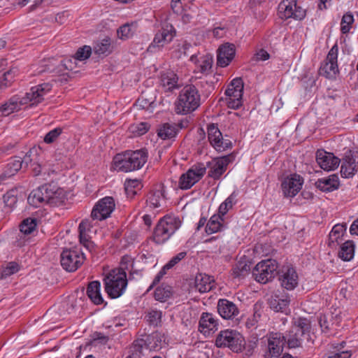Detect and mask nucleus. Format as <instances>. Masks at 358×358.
<instances>
[{"instance_id": "nucleus-44", "label": "nucleus", "mask_w": 358, "mask_h": 358, "mask_svg": "<svg viewBox=\"0 0 358 358\" xmlns=\"http://www.w3.org/2000/svg\"><path fill=\"white\" fill-rule=\"evenodd\" d=\"M17 189H11L3 194V199L5 206L10 208H13L17 202Z\"/></svg>"}, {"instance_id": "nucleus-20", "label": "nucleus", "mask_w": 358, "mask_h": 358, "mask_svg": "<svg viewBox=\"0 0 358 358\" xmlns=\"http://www.w3.org/2000/svg\"><path fill=\"white\" fill-rule=\"evenodd\" d=\"M316 161L321 169L328 171L336 169L341 162V159L335 157L333 153L327 152L324 150L317 151Z\"/></svg>"}, {"instance_id": "nucleus-2", "label": "nucleus", "mask_w": 358, "mask_h": 358, "mask_svg": "<svg viewBox=\"0 0 358 358\" xmlns=\"http://www.w3.org/2000/svg\"><path fill=\"white\" fill-rule=\"evenodd\" d=\"M28 203L34 207H39L44 203L50 206H59L64 201L63 189L55 183H47L34 189L27 198Z\"/></svg>"}, {"instance_id": "nucleus-7", "label": "nucleus", "mask_w": 358, "mask_h": 358, "mask_svg": "<svg viewBox=\"0 0 358 358\" xmlns=\"http://www.w3.org/2000/svg\"><path fill=\"white\" fill-rule=\"evenodd\" d=\"M311 325L310 322L306 317H299L294 320L289 331L285 336L289 348L301 347L303 337L306 334L309 336Z\"/></svg>"}, {"instance_id": "nucleus-45", "label": "nucleus", "mask_w": 358, "mask_h": 358, "mask_svg": "<svg viewBox=\"0 0 358 358\" xmlns=\"http://www.w3.org/2000/svg\"><path fill=\"white\" fill-rule=\"evenodd\" d=\"M38 148H36L35 147L31 148L24 156L22 159L23 160V165L24 167L26 168L29 165L32 166L33 163L36 162L38 161Z\"/></svg>"}, {"instance_id": "nucleus-9", "label": "nucleus", "mask_w": 358, "mask_h": 358, "mask_svg": "<svg viewBox=\"0 0 358 358\" xmlns=\"http://www.w3.org/2000/svg\"><path fill=\"white\" fill-rule=\"evenodd\" d=\"M278 274V264L273 259L261 261L252 270V275L255 280L262 284L271 281Z\"/></svg>"}, {"instance_id": "nucleus-56", "label": "nucleus", "mask_w": 358, "mask_h": 358, "mask_svg": "<svg viewBox=\"0 0 358 358\" xmlns=\"http://www.w3.org/2000/svg\"><path fill=\"white\" fill-rule=\"evenodd\" d=\"M56 59L52 58L49 59L47 61H44V64H43V66L44 69L41 70L40 72H49V73H53L56 71Z\"/></svg>"}, {"instance_id": "nucleus-58", "label": "nucleus", "mask_w": 358, "mask_h": 358, "mask_svg": "<svg viewBox=\"0 0 358 358\" xmlns=\"http://www.w3.org/2000/svg\"><path fill=\"white\" fill-rule=\"evenodd\" d=\"M187 255L186 252H180L178 254H177L176 256L172 257L171 260L168 262V266H172L173 267L175 265H176L179 262H180L182 259H183Z\"/></svg>"}, {"instance_id": "nucleus-6", "label": "nucleus", "mask_w": 358, "mask_h": 358, "mask_svg": "<svg viewBox=\"0 0 358 358\" xmlns=\"http://www.w3.org/2000/svg\"><path fill=\"white\" fill-rule=\"evenodd\" d=\"M181 221L178 217L165 215L158 222L153 232V241L157 244L165 243L180 228Z\"/></svg>"}, {"instance_id": "nucleus-43", "label": "nucleus", "mask_w": 358, "mask_h": 358, "mask_svg": "<svg viewBox=\"0 0 358 358\" xmlns=\"http://www.w3.org/2000/svg\"><path fill=\"white\" fill-rule=\"evenodd\" d=\"M17 69H11L4 73L0 75V89H5L9 87L13 82L17 73Z\"/></svg>"}, {"instance_id": "nucleus-8", "label": "nucleus", "mask_w": 358, "mask_h": 358, "mask_svg": "<svg viewBox=\"0 0 358 358\" xmlns=\"http://www.w3.org/2000/svg\"><path fill=\"white\" fill-rule=\"evenodd\" d=\"M215 344L217 348H228L232 352L239 353L243 351L245 338L236 330L225 329L217 335Z\"/></svg>"}, {"instance_id": "nucleus-22", "label": "nucleus", "mask_w": 358, "mask_h": 358, "mask_svg": "<svg viewBox=\"0 0 358 358\" xmlns=\"http://www.w3.org/2000/svg\"><path fill=\"white\" fill-rule=\"evenodd\" d=\"M235 45L231 43H224L217 50V65L220 67L227 66L235 57Z\"/></svg>"}, {"instance_id": "nucleus-33", "label": "nucleus", "mask_w": 358, "mask_h": 358, "mask_svg": "<svg viewBox=\"0 0 358 358\" xmlns=\"http://www.w3.org/2000/svg\"><path fill=\"white\" fill-rule=\"evenodd\" d=\"M355 245L352 241H346L341 244L338 257L343 261H350L355 255Z\"/></svg>"}, {"instance_id": "nucleus-25", "label": "nucleus", "mask_w": 358, "mask_h": 358, "mask_svg": "<svg viewBox=\"0 0 358 358\" xmlns=\"http://www.w3.org/2000/svg\"><path fill=\"white\" fill-rule=\"evenodd\" d=\"M303 178L294 174L285 178L282 182V188L285 196L294 197L301 189Z\"/></svg>"}, {"instance_id": "nucleus-50", "label": "nucleus", "mask_w": 358, "mask_h": 358, "mask_svg": "<svg viewBox=\"0 0 358 358\" xmlns=\"http://www.w3.org/2000/svg\"><path fill=\"white\" fill-rule=\"evenodd\" d=\"M19 271V265L15 262H9L1 272V278L10 276Z\"/></svg>"}, {"instance_id": "nucleus-34", "label": "nucleus", "mask_w": 358, "mask_h": 358, "mask_svg": "<svg viewBox=\"0 0 358 358\" xmlns=\"http://www.w3.org/2000/svg\"><path fill=\"white\" fill-rule=\"evenodd\" d=\"M190 60L192 62H199V64L198 65V69L201 73L203 74H208L210 72L213 64V57L211 56H203L201 58V60L199 61L196 59V55H192L190 57Z\"/></svg>"}, {"instance_id": "nucleus-47", "label": "nucleus", "mask_w": 358, "mask_h": 358, "mask_svg": "<svg viewBox=\"0 0 358 358\" xmlns=\"http://www.w3.org/2000/svg\"><path fill=\"white\" fill-rule=\"evenodd\" d=\"M354 22V17L352 13H347L343 15L341 23V31L342 34H348Z\"/></svg>"}, {"instance_id": "nucleus-54", "label": "nucleus", "mask_w": 358, "mask_h": 358, "mask_svg": "<svg viewBox=\"0 0 358 358\" xmlns=\"http://www.w3.org/2000/svg\"><path fill=\"white\" fill-rule=\"evenodd\" d=\"M79 238L80 243L86 248L89 251L94 249V244L90 240V237L87 233H79Z\"/></svg>"}, {"instance_id": "nucleus-3", "label": "nucleus", "mask_w": 358, "mask_h": 358, "mask_svg": "<svg viewBox=\"0 0 358 358\" xmlns=\"http://www.w3.org/2000/svg\"><path fill=\"white\" fill-rule=\"evenodd\" d=\"M148 152L146 148L127 150L117 154L113 159L114 169L118 171L130 172L141 169L148 161Z\"/></svg>"}, {"instance_id": "nucleus-40", "label": "nucleus", "mask_w": 358, "mask_h": 358, "mask_svg": "<svg viewBox=\"0 0 358 358\" xmlns=\"http://www.w3.org/2000/svg\"><path fill=\"white\" fill-rule=\"evenodd\" d=\"M347 224H337L334 226L331 232L329 233V244L331 243L337 242L338 243V239L343 237L344 234L346 232Z\"/></svg>"}, {"instance_id": "nucleus-28", "label": "nucleus", "mask_w": 358, "mask_h": 358, "mask_svg": "<svg viewBox=\"0 0 358 358\" xmlns=\"http://www.w3.org/2000/svg\"><path fill=\"white\" fill-rule=\"evenodd\" d=\"M315 187L322 192H330L339 187L340 183L336 175H331L327 178H320L315 182Z\"/></svg>"}, {"instance_id": "nucleus-60", "label": "nucleus", "mask_w": 358, "mask_h": 358, "mask_svg": "<svg viewBox=\"0 0 358 358\" xmlns=\"http://www.w3.org/2000/svg\"><path fill=\"white\" fill-rule=\"evenodd\" d=\"M225 94L228 96L227 99H233L234 97L242 98L243 92L239 90V93H238V90H236V89L234 90V89L230 88V87H228V88L225 91Z\"/></svg>"}, {"instance_id": "nucleus-38", "label": "nucleus", "mask_w": 358, "mask_h": 358, "mask_svg": "<svg viewBox=\"0 0 358 358\" xmlns=\"http://www.w3.org/2000/svg\"><path fill=\"white\" fill-rule=\"evenodd\" d=\"M173 290L171 286L162 285L155 289L154 297L157 301L165 302L171 298Z\"/></svg>"}, {"instance_id": "nucleus-21", "label": "nucleus", "mask_w": 358, "mask_h": 358, "mask_svg": "<svg viewBox=\"0 0 358 358\" xmlns=\"http://www.w3.org/2000/svg\"><path fill=\"white\" fill-rule=\"evenodd\" d=\"M217 308L220 315L225 320L237 319L240 313L237 306L227 299H219Z\"/></svg>"}, {"instance_id": "nucleus-27", "label": "nucleus", "mask_w": 358, "mask_h": 358, "mask_svg": "<svg viewBox=\"0 0 358 358\" xmlns=\"http://www.w3.org/2000/svg\"><path fill=\"white\" fill-rule=\"evenodd\" d=\"M24 167L23 160L20 157H14L7 164L3 173L0 175V184L6 178L14 176L18 171Z\"/></svg>"}, {"instance_id": "nucleus-59", "label": "nucleus", "mask_w": 358, "mask_h": 358, "mask_svg": "<svg viewBox=\"0 0 358 358\" xmlns=\"http://www.w3.org/2000/svg\"><path fill=\"white\" fill-rule=\"evenodd\" d=\"M227 106L230 108L238 109L242 105V98L227 99Z\"/></svg>"}, {"instance_id": "nucleus-16", "label": "nucleus", "mask_w": 358, "mask_h": 358, "mask_svg": "<svg viewBox=\"0 0 358 358\" xmlns=\"http://www.w3.org/2000/svg\"><path fill=\"white\" fill-rule=\"evenodd\" d=\"M286 337L280 332H271L268 336V351L266 358L278 357L283 351Z\"/></svg>"}, {"instance_id": "nucleus-4", "label": "nucleus", "mask_w": 358, "mask_h": 358, "mask_svg": "<svg viewBox=\"0 0 358 358\" xmlns=\"http://www.w3.org/2000/svg\"><path fill=\"white\" fill-rule=\"evenodd\" d=\"M200 100L197 88L194 85H187L179 92L175 110L178 114H188L200 106Z\"/></svg>"}, {"instance_id": "nucleus-61", "label": "nucleus", "mask_w": 358, "mask_h": 358, "mask_svg": "<svg viewBox=\"0 0 358 358\" xmlns=\"http://www.w3.org/2000/svg\"><path fill=\"white\" fill-rule=\"evenodd\" d=\"M229 87H230V88H232V89H236L238 90V91H242L243 90V80L242 78H234L232 80V81L231 82L230 85H229Z\"/></svg>"}, {"instance_id": "nucleus-51", "label": "nucleus", "mask_w": 358, "mask_h": 358, "mask_svg": "<svg viewBox=\"0 0 358 358\" xmlns=\"http://www.w3.org/2000/svg\"><path fill=\"white\" fill-rule=\"evenodd\" d=\"M62 133V129L60 127L55 128L50 131L44 137V142L46 143H52L56 141V139Z\"/></svg>"}, {"instance_id": "nucleus-19", "label": "nucleus", "mask_w": 358, "mask_h": 358, "mask_svg": "<svg viewBox=\"0 0 358 358\" xmlns=\"http://www.w3.org/2000/svg\"><path fill=\"white\" fill-rule=\"evenodd\" d=\"M356 155L351 150H348L342 159L341 174L343 178H352L358 171V162Z\"/></svg>"}, {"instance_id": "nucleus-64", "label": "nucleus", "mask_w": 358, "mask_h": 358, "mask_svg": "<svg viewBox=\"0 0 358 358\" xmlns=\"http://www.w3.org/2000/svg\"><path fill=\"white\" fill-rule=\"evenodd\" d=\"M188 9H185L182 13L180 14L179 15L181 16V20L185 24L189 23L191 20L193 18V16L192 14H190L188 10Z\"/></svg>"}, {"instance_id": "nucleus-55", "label": "nucleus", "mask_w": 358, "mask_h": 358, "mask_svg": "<svg viewBox=\"0 0 358 358\" xmlns=\"http://www.w3.org/2000/svg\"><path fill=\"white\" fill-rule=\"evenodd\" d=\"M117 34L121 38H128L132 36L131 28L129 24L121 26L117 30Z\"/></svg>"}, {"instance_id": "nucleus-37", "label": "nucleus", "mask_w": 358, "mask_h": 358, "mask_svg": "<svg viewBox=\"0 0 358 358\" xmlns=\"http://www.w3.org/2000/svg\"><path fill=\"white\" fill-rule=\"evenodd\" d=\"M178 78L173 72L170 71L162 75L161 83L167 90L178 87Z\"/></svg>"}, {"instance_id": "nucleus-49", "label": "nucleus", "mask_w": 358, "mask_h": 358, "mask_svg": "<svg viewBox=\"0 0 358 358\" xmlns=\"http://www.w3.org/2000/svg\"><path fill=\"white\" fill-rule=\"evenodd\" d=\"M92 54V48L90 46L84 45L79 48L76 51L75 56L73 57L74 60L83 61L88 59Z\"/></svg>"}, {"instance_id": "nucleus-23", "label": "nucleus", "mask_w": 358, "mask_h": 358, "mask_svg": "<svg viewBox=\"0 0 358 358\" xmlns=\"http://www.w3.org/2000/svg\"><path fill=\"white\" fill-rule=\"evenodd\" d=\"M289 297L287 294H273L268 299V304L275 312L283 313L286 315L289 312Z\"/></svg>"}, {"instance_id": "nucleus-11", "label": "nucleus", "mask_w": 358, "mask_h": 358, "mask_svg": "<svg viewBox=\"0 0 358 358\" xmlns=\"http://www.w3.org/2000/svg\"><path fill=\"white\" fill-rule=\"evenodd\" d=\"M206 172V167L203 163H196L187 171L182 173L179 179L178 186L181 189H189L199 182Z\"/></svg>"}, {"instance_id": "nucleus-1", "label": "nucleus", "mask_w": 358, "mask_h": 358, "mask_svg": "<svg viewBox=\"0 0 358 358\" xmlns=\"http://www.w3.org/2000/svg\"><path fill=\"white\" fill-rule=\"evenodd\" d=\"M52 90V85L44 83L41 85L32 87L29 92L23 97L13 96L8 102L3 104L1 108L3 115L7 116L14 111L21 109L24 105L31 107L38 105L44 100V96Z\"/></svg>"}, {"instance_id": "nucleus-32", "label": "nucleus", "mask_w": 358, "mask_h": 358, "mask_svg": "<svg viewBox=\"0 0 358 358\" xmlns=\"http://www.w3.org/2000/svg\"><path fill=\"white\" fill-rule=\"evenodd\" d=\"M178 129L176 124L164 123L157 129V135L163 140L174 138Z\"/></svg>"}, {"instance_id": "nucleus-46", "label": "nucleus", "mask_w": 358, "mask_h": 358, "mask_svg": "<svg viewBox=\"0 0 358 358\" xmlns=\"http://www.w3.org/2000/svg\"><path fill=\"white\" fill-rule=\"evenodd\" d=\"M20 231L24 234H31L36 227V219L35 218H27L20 226Z\"/></svg>"}, {"instance_id": "nucleus-12", "label": "nucleus", "mask_w": 358, "mask_h": 358, "mask_svg": "<svg viewBox=\"0 0 358 358\" xmlns=\"http://www.w3.org/2000/svg\"><path fill=\"white\" fill-rule=\"evenodd\" d=\"M85 257L80 249H66L61 254V265L69 272L76 271L84 263Z\"/></svg>"}, {"instance_id": "nucleus-57", "label": "nucleus", "mask_w": 358, "mask_h": 358, "mask_svg": "<svg viewBox=\"0 0 358 358\" xmlns=\"http://www.w3.org/2000/svg\"><path fill=\"white\" fill-rule=\"evenodd\" d=\"M318 322L322 332L327 333L331 329V327L330 322L327 320L326 315H320L318 318Z\"/></svg>"}, {"instance_id": "nucleus-18", "label": "nucleus", "mask_w": 358, "mask_h": 358, "mask_svg": "<svg viewBox=\"0 0 358 358\" xmlns=\"http://www.w3.org/2000/svg\"><path fill=\"white\" fill-rule=\"evenodd\" d=\"M234 159L232 155H225L221 157H217L212 162H208L205 166L209 168L208 176L218 180L226 171L228 165Z\"/></svg>"}, {"instance_id": "nucleus-14", "label": "nucleus", "mask_w": 358, "mask_h": 358, "mask_svg": "<svg viewBox=\"0 0 358 358\" xmlns=\"http://www.w3.org/2000/svg\"><path fill=\"white\" fill-rule=\"evenodd\" d=\"M338 48L337 44H335L329 51L324 63L320 68L319 73L321 76L330 78L338 72Z\"/></svg>"}, {"instance_id": "nucleus-13", "label": "nucleus", "mask_w": 358, "mask_h": 358, "mask_svg": "<svg viewBox=\"0 0 358 358\" xmlns=\"http://www.w3.org/2000/svg\"><path fill=\"white\" fill-rule=\"evenodd\" d=\"M176 36V29L169 23H165L156 33L152 43L148 48V51L155 52V48L159 49L165 44L170 43Z\"/></svg>"}, {"instance_id": "nucleus-42", "label": "nucleus", "mask_w": 358, "mask_h": 358, "mask_svg": "<svg viewBox=\"0 0 358 358\" xmlns=\"http://www.w3.org/2000/svg\"><path fill=\"white\" fill-rule=\"evenodd\" d=\"M112 51L111 45H110V39L109 38H106L103 39L101 41L97 43L94 46V52L95 54L101 55H108Z\"/></svg>"}, {"instance_id": "nucleus-26", "label": "nucleus", "mask_w": 358, "mask_h": 358, "mask_svg": "<svg viewBox=\"0 0 358 358\" xmlns=\"http://www.w3.org/2000/svg\"><path fill=\"white\" fill-rule=\"evenodd\" d=\"M217 320L215 319L213 314L209 313H203L199 320V329L206 334L210 331H215L217 329Z\"/></svg>"}, {"instance_id": "nucleus-39", "label": "nucleus", "mask_w": 358, "mask_h": 358, "mask_svg": "<svg viewBox=\"0 0 358 358\" xmlns=\"http://www.w3.org/2000/svg\"><path fill=\"white\" fill-rule=\"evenodd\" d=\"M238 193L233 192L229 197H227L224 202H222L218 208V213L224 216L232 208L233 206L236 203V197Z\"/></svg>"}, {"instance_id": "nucleus-30", "label": "nucleus", "mask_w": 358, "mask_h": 358, "mask_svg": "<svg viewBox=\"0 0 358 358\" xmlns=\"http://www.w3.org/2000/svg\"><path fill=\"white\" fill-rule=\"evenodd\" d=\"M101 283L97 281L90 282L87 287V295L92 302L96 305H100L103 303V299L100 292Z\"/></svg>"}, {"instance_id": "nucleus-63", "label": "nucleus", "mask_w": 358, "mask_h": 358, "mask_svg": "<svg viewBox=\"0 0 358 358\" xmlns=\"http://www.w3.org/2000/svg\"><path fill=\"white\" fill-rule=\"evenodd\" d=\"M270 57L269 54L267 51H266L264 49H261L259 52L256 54V60L257 61H266Z\"/></svg>"}, {"instance_id": "nucleus-35", "label": "nucleus", "mask_w": 358, "mask_h": 358, "mask_svg": "<svg viewBox=\"0 0 358 358\" xmlns=\"http://www.w3.org/2000/svg\"><path fill=\"white\" fill-rule=\"evenodd\" d=\"M250 271V264L245 261L238 262L231 269V275L235 278H243L249 274Z\"/></svg>"}, {"instance_id": "nucleus-10", "label": "nucleus", "mask_w": 358, "mask_h": 358, "mask_svg": "<svg viewBox=\"0 0 358 358\" xmlns=\"http://www.w3.org/2000/svg\"><path fill=\"white\" fill-rule=\"evenodd\" d=\"M278 15L282 20L293 18L301 20L306 17V12L298 6L296 0H282L278 5Z\"/></svg>"}, {"instance_id": "nucleus-41", "label": "nucleus", "mask_w": 358, "mask_h": 358, "mask_svg": "<svg viewBox=\"0 0 358 358\" xmlns=\"http://www.w3.org/2000/svg\"><path fill=\"white\" fill-rule=\"evenodd\" d=\"M164 198V192L163 189L153 191L149 193L147 199V203L154 208L160 206V201Z\"/></svg>"}, {"instance_id": "nucleus-62", "label": "nucleus", "mask_w": 358, "mask_h": 358, "mask_svg": "<svg viewBox=\"0 0 358 358\" xmlns=\"http://www.w3.org/2000/svg\"><path fill=\"white\" fill-rule=\"evenodd\" d=\"M92 224L90 222L87 220H83L78 227V231L79 233H87V231L90 230V228L92 227Z\"/></svg>"}, {"instance_id": "nucleus-5", "label": "nucleus", "mask_w": 358, "mask_h": 358, "mask_svg": "<svg viewBox=\"0 0 358 358\" xmlns=\"http://www.w3.org/2000/svg\"><path fill=\"white\" fill-rule=\"evenodd\" d=\"M105 290L111 299L122 295L127 286V273L122 268L113 269L104 278Z\"/></svg>"}, {"instance_id": "nucleus-31", "label": "nucleus", "mask_w": 358, "mask_h": 358, "mask_svg": "<svg viewBox=\"0 0 358 358\" xmlns=\"http://www.w3.org/2000/svg\"><path fill=\"white\" fill-rule=\"evenodd\" d=\"M223 222V216L219 213L213 215L211 216L206 224V232L208 234H211L222 231L225 228V225Z\"/></svg>"}, {"instance_id": "nucleus-15", "label": "nucleus", "mask_w": 358, "mask_h": 358, "mask_svg": "<svg viewBox=\"0 0 358 358\" xmlns=\"http://www.w3.org/2000/svg\"><path fill=\"white\" fill-rule=\"evenodd\" d=\"M115 206L114 199L111 196H106L95 204L91 213V217L97 220H105L110 217Z\"/></svg>"}, {"instance_id": "nucleus-48", "label": "nucleus", "mask_w": 358, "mask_h": 358, "mask_svg": "<svg viewBox=\"0 0 358 358\" xmlns=\"http://www.w3.org/2000/svg\"><path fill=\"white\" fill-rule=\"evenodd\" d=\"M150 125L148 122H142L131 126V131L136 136H142L150 129Z\"/></svg>"}, {"instance_id": "nucleus-53", "label": "nucleus", "mask_w": 358, "mask_h": 358, "mask_svg": "<svg viewBox=\"0 0 358 358\" xmlns=\"http://www.w3.org/2000/svg\"><path fill=\"white\" fill-rule=\"evenodd\" d=\"M148 321L151 325L157 326L161 322L162 312L159 310H151L148 313Z\"/></svg>"}, {"instance_id": "nucleus-52", "label": "nucleus", "mask_w": 358, "mask_h": 358, "mask_svg": "<svg viewBox=\"0 0 358 358\" xmlns=\"http://www.w3.org/2000/svg\"><path fill=\"white\" fill-rule=\"evenodd\" d=\"M258 339L257 338H253L251 340H249L248 343L245 341V344L243 346V350L245 351V355L247 356H251L254 352L255 348L257 346Z\"/></svg>"}, {"instance_id": "nucleus-17", "label": "nucleus", "mask_w": 358, "mask_h": 358, "mask_svg": "<svg viewBox=\"0 0 358 358\" xmlns=\"http://www.w3.org/2000/svg\"><path fill=\"white\" fill-rule=\"evenodd\" d=\"M208 137L210 145L217 152H223L232 146L231 141L223 138L221 131L215 124L208 126Z\"/></svg>"}, {"instance_id": "nucleus-29", "label": "nucleus", "mask_w": 358, "mask_h": 358, "mask_svg": "<svg viewBox=\"0 0 358 358\" xmlns=\"http://www.w3.org/2000/svg\"><path fill=\"white\" fill-rule=\"evenodd\" d=\"M213 277L206 274L199 273L194 280L195 288L201 293L209 292L214 287Z\"/></svg>"}, {"instance_id": "nucleus-36", "label": "nucleus", "mask_w": 358, "mask_h": 358, "mask_svg": "<svg viewBox=\"0 0 358 358\" xmlns=\"http://www.w3.org/2000/svg\"><path fill=\"white\" fill-rule=\"evenodd\" d=\"M141 181L138 179H127L124 182V189L127 197L132 199L141 189Z\"/></svg>"}, {"instance_id": "nucleus-24", "label": "nucleus", "mask_w": 358, "mask_h": 358, "mask_svg": "<svg viewBox=\"0 0 358 358\" xmlns=\"http://www.w3.org/2000/svg\"><path fill=\"white\" fill-rule=\"evenodd\" d=\"M279 280L282 287L292 290L298 285V275L293 267L286 266L279 272Z\"/></svg>"}]
</instances>
